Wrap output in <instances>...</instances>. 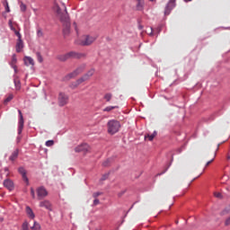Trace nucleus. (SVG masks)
Instances as JSON below:
<instances>
[{"instance_id":"f257e3e1","label":"nucleus","mask_w":230,"mask_h":230,"mask_svg":"<svg viewBox=\"0 0 230 230\" xmlns=\"http://www.w3.org/2000/svg\"><path fill=\"white\" fill-rule=\"evenodd\" d=\"M54 10L60 21L63 23V35L67 36L71 31V18H69V13H67V7L66 4H62V5L55 4Z\"/></svg>"},{"instance_id":"f03ea898","label":"nucleus","mask_w":230,"mask_h":230,"mask_svg":"<svg viewBox=\"0 0 230 230\" xmlns=\"http://www.w3.org/2000/svg\"><path fill=\"white\" fill-rule=\"evenodd\" d=\"M80 58H85V54L78 53L76 51H70L66 54L58 56V60H59L60 62H66V60L71 59L80 60Z\"/></svg>"},{"instance_id":"7ed1b4c3","label":"nucleus","mask_w":230,"mask_h":230,"mask_svg":"<svg viewBox=\"0 0 230 230\" xmlns=\"http://www.w3.org/2000/svg\"><path fill=\"white\" fill-rule=\"evenodd\" d=\"M108 127V134L114 136V134L119 132V128H121V124L119 121L111 119L107 123Z\"/></svg>"},{"instance_id":"20e7f679","label":"nucleus","mask_w":230,"mask_h":230,"mask_svg":"<svg viewBox=\"0 0 230 230\" xmlns=\"http://www.w3.org/2000/svg\"><path fill=\"white\" fill-rule=\"evenodd\" d=\"M85 64L80 65L75 70H74L72 73L68 74L66 76H65V80H71V78H75L78 76L81 73H84V70L85 69Z\"/></svg>"},{"instance_id":"39448f33","label":"nucleus","mask_w":230,"mask_h":230,"mask_svg":"<svg viewBox=\"0 0 230 230\" xmlns=\"http://www.w3.org/2000/svg\"><path fill=\"white\" fill-rule=\"evenodd\" d=\"M69 103V96L65 93H59L58 96V104L59 107H65Z\"/></svg>"},{"instance_id":"423d86ee","label":"nucleus","mask_w":230,"mask_h":230,"mask_svg":"<svg viewBox=\"0 0 230 230\" xmlns=\"http://www.w3.org/2000/svg\"><path fill=\"white\" fill-rule=\"evenodd\" d=\"M75 152L76 154H89V152H91V146H89L87 144H81L75 147Z\"/></svg>"},{"instance_id":"0eeeda50","label":"nucleus","mask_w":230,"mask_h":230,"mask_svg":"<svg viewBox=\"0 0 230 230\" xmlns=\"http://www.w3.org/2000/svg\"><path fill=\"white\" fill-rule=\"evenodd\" d=\"M19 121H18V134L21 136L22 134V128H24V118L22 117V111L18 110Z\"/></svg>"},{"instance_id":"6e6552de","label":"nucleus","mask_w":230,"mask_h":230,"mask_svg":"<svg viewBox=\"0 0 230 230\" xmlns=\"http://www.w3.org/2000/svg\"><path fill=\"white\" fill-rule=\"evenodd\" d=\"M37 197L38 200H42V199H46L48 197V190L44 186L39 187L37 189Z\"/></svg>"},{"instance_id":"1a4fd4ad","label":"nucleus","mask_w":230,"mask_h":230,"mask_svg":"<svg viewBox=\"0 0 230 230\" xmlns=\"http://www.w3.org/2000/svg\"><path fill=\"white\" fill-rule=\"evenodd\" d=\"M18 172L20 173V175H22V181H24V182H26V185L29 186L30 185V180L28 179L27 176V172L26 169H24V167L21 166L18 168Z\"/></svg>"},{"instance_id":"9d476101","label":"nucleus","mask_w":230,"mask_h":230,"mask_svg":"<svg viewBox=\"0 0 230 230\" xmlns=\"http://www.w3.org/2000/svg\"><path fill=\"white\" fill-rule=\"evenodd\" d=\"M173 8H175V0H169L168 4L165 6V15H170V12H172Z\"/></svg>"},{"instance_id":"9b49d317","label":"nucleus","mask_w":230,"mask_h":230,"mask_svg":"<svg viewBox=\"0 0 230 230\" xmlns=\"http://www.w3.org/2000/svg\"><path fill=\"white\" fill-rule=\"evenodd\" d=\"M4 187L9 190V191H13V188H15V185L13 184V181L11 179H5L3 182Z\"/></svg>"},{"instance_id":"f8f14e48","label":"nucleus","mask_w":230,"mask_h":230,"mask_svg":"<svg viewBox=\"0 0 230 230\" xmlns=\"http://www.w3.org/2000/svg\"><path fill=\"white\" fill-rule=\"evenodd\" d=\"M94 40H96V38L93 36H85L84 40H82L81 44L82 46H91V44H93Z\"/></svg>"},{"instance_id":"ddd939ff","label":"nucleus","mask_w":230,"mask_h":230,"mask_svg":"<svg viewBox=\"0 0 230 230\" xmlns=\"http://www.w3.org/2000/svg\"><path fill=\"white\" fill-rule=\"evenodd\" d=\"M15 49H16V53H21V51L24 49V41H22V39L17 40Z\"/></svg>"},{"instance_id":"4468645a","label":"nucleus","mask_w":230,"mask_h":230,"mask_svg":"<svg viewBox=\"0 0 230 230\" xmlns=\"http://www.w3.org/2000/svg\"><path fill=\"white\" fill-rule=\"evenodd\" d=\"M40 208H45V209H48L49 211H53V208H51V202L49 200H43L40 203Z\"/></svg>"},{"instance_id":"2eb2a0df","label":"nucleus","mask_w":230,"mask_h":230,"mask_svg":"<svg viewBox=\"0 0 230 230\" xmlns=\"http://www.w3.org/2000/svg\"><path fill=\"white\" fill-rule=\"evenodd\" d=\"M162 29H163L162 26H158L155 29L150 28V32H149L150 37H153V35H159L161 33Z\"/></svg>"},{"instance_id":"dca6fc26","label":"nucleus","mask_w":230,"mask_h":230,"mask_svg":"<svg viewBox=\"0 0 230 230\" xmlns=\"http://www.w3.org/2000/svg\"><path fill=\"white\" fill-rule=\"evenodd\" d=\"M136 1H137V4H136L137 10H138L139 12L143 11L145 8V0H136Z\"/></svg>"},{"instance_id":"f3484780","label":"nucleus","mask_w":230,"mask_h":230,"mask_svg":"<svg viewBox=\"0 0 230 230\" xmlns=\"http://www.w3.org/2000/svg\"><path fill=\"white\" fill-rule=\"evenodd\" d=\"M25 66H35V61H33V58L31 57H25L23 58Z\"/></svg>"},{"instance_id":"a211bd4d","label":"nucleus","mask_w":230,"mask_h":230,"mask_svg":"<svg viewBox=\"0 0 230 230\" xmlns=\"http://www.w3.org/2000/svg\"><path fill=\"white\" fill-rule=\"evenodd\" d=\"M15 64H17V57L15 56V54H13L11 61V67H13V69H14V72L17 73V66Z\"/></svg>"},{"instance_id":"6ab92c4d","label":"nucleus","mask_w":230,"mask_h":230,"mask_svg":"<svg viewBox=\"0 0 230 230\" xmlns=\"http://www.w3.org/2000/svg\"><path fill=\"white\" fill-rule=\"evenodd\" d=\"M19 157V149L14 150L9 157V161H15Z\"/></svg>"},{"instance_id":"aec40b11","label":"nucleus","mask_w":230,"mask_h":230,"mask_svg":"<svg viewBox=\"0 0 230 230\" xmlns=\"http://www.w3.org/2000/svg\"><path fill=\"white\" fill-rule=\"evenodd\" d=\"M26 213L30 218L33 220L35 218V213H33V210L30 207H26Z\"/></svg>"},{"instance_id":"412c9836","label":"nucleus","mask_w":230,"mask_h":230,"mask_svg":"<svg viewBox=\"0 0 230 230\" xmlns=\"http://www.w3.org/2000/svg\"><path fill=\"white\" fill-rule=\"evenodd\" d=\"M155 136H157V131H154L151 135L150 134L145 135V139L148 138L149 141H154V137H155Z\"/></svg>"},{"instance_id":"4be33fe9","label":"nucleus","mask_w":230,"mask_h":230,"mask_svg":"<svg viewBox=\"0 0 230 230\" xmlns=\"http://www.w3.org/2000/svg\"><path fill=\"white\" fill-rule=\"evenodd\" d=\"M114 109H119L118 106H108L103 109V112H111V111H114Z\"/></svg>"},{"instance_id":"5701e85b","label":"nucleus","mask_w":230,"mask_h":230,"mask_svg":"<svg viewBox=\"0 0 230 230\" xmlns=\"http://www.w3.org/2000/svg\"><path fill=\"white\" fill-rule=\"evenodd\" d=\"M93 75H94V69H91L89 70L84 76L86 77V80H89V78H91V76H93Z\"/></svg>"},{"instance_id":"b1692460","label":"nucleus","mask_w":230,"mask_h":230,"mask_svg":"<svg viewBox=\"0 0 230 230\" xmlns=\"http://www.w3.org/2000/svg\"><path fill=\"white\" fill-rule=\"evenodd\" d=\"M13 100V94H9L7 98L4 99V103L6 105L9 103V102H12Z\"/></svg>"},{"instance_id":"393cba45","label":"nucleus","mask_w":230,"mask_h":230,"mask_svg":"<svg viewBox=\"0 0 230 230\" xmlns=\"http://www.w3.org/2000/svg\"><path fill=\"white\" fill-rule=\"evenodd\" d=\"M31 230H40V224L37 221H34V225L31 227Z\"/></svg>"},{"instance_id":"a878e982","label":"nucleus","mask_w":230,"mask_h":230,"mask_svg":"<svg viewBox=\"0 0 230 230\" xmlns=\"http://www.w3.org/2000/svg\"><path fill=\"white\" fill-rule=\"evenodd\" d=\"M112 163V159L111 158H109L107 160H105L103 163H102V166L104 167H107V166H111V164Z\"/></svg>"},{"instance_id":"bb28decb","label":"nucleus","mask_w":230,"mask_h":230,"mask_svg":"<svg viewBox=\"0 0 230 230\" xmlns=\"http://www.w3.org/2000/svg\"><path fill=\"white\" fill-rule=\"evenodd\" d=\"M36 56H37V58H38V62L42 64V62H44V58H42V55L40 54V52H36Z\"/></svg>"},{"instance_id":"cd10ccee","label":"nucleus","mask_w":230,"mask_h":230,"mask_svg":"<svg viewBox=\"0 0 230 230\" xmlns=\"http://www.w3.org/2000/svg\"><path fill=\"white\" fill-rule=\"evenodd\" d=\"M4 6L5 8L6 13H10V5H8V1H6V0L4 1Z\"/></svg>"},{"instance_id":"c85d7f7f","label":"nucleus","mask_w":230,"mask_h":230,"mask_svg":"<svg viewBox=\"0 0 230 230\" xmlns=\"http://www.w3.org/2000/svg\"><path fill=\"white\" fill-rule=\"evenodd\" d=\"M104 100H105L106 102H111V100H112V93H106V94L104 95Z\"/></svg>"},{"instance_id":"c756f323","label":"nucleus","mask_w":230,"mask_h":230,"mask_svg":"<svg viewBox=\"0 0 230 230\" xmlns=\"http://www.w3.org/2000/svg\"><path fill=\"white\" fill-rule=\"evenodd\" d=\"M22 230H30L28 221L23 222L22 225Z\"/></svg>"},{"instance_id":"7c9ffc66","label":"nucleus","mask_w":230,"mask_h":230,"mask_svg":"<svg viewBox=\"0 0 230 230\" xmlns=\"http://www.w3.org/2000/svg\"><path fill=\"white\" fill-rule=\"evenodd\" d=\"M14 85L16 87L17 90L21 89V81L20 80H17V79H14Z\"/></svg>"},{"instance_id":"2f4dec72","label":"nucleus","mask_w":230,"mask_h":230,"mask_svg":"<svg viewBox=\"0 0 230 230\" xmlns=\"http://www.w3.org/2000/svg\"><path fill=\"white\" fill-rule=\"evenodd\" d=\"M85 80H87V79H86V77L84 75L83 77H81V78H79V79L77 80V84L80 85V84L85 82Z\"/></svg>"},{"instance_id":"473e14b6","label":"nucleus","mask_w":230,"mask_h":230,"mask_svg":"<svg viewBox=\"0 0 230 230\" xmlns=\"http://www.w3.org/2000/svg\"><path fill=\"white\" fill-rule=\"evenodd\" d=\"M109 175H111L110 172L103 174L101 178V181H107V179H109Z\"/></svg>"},{"instance_id":"72a5a7b5","label":"nucleus","mask_w":230,"mask_h":230,"mask_svg":"<svg viewBox=\"0 0 230 230\" xmlns=\"http://www.w3.org/2000/svg\"><path fill=\"white\" fill-rule=\"evenodd\" d=\"M55 145V141L53 140H48L46 142V146H53Z\"/></svg>"},{"instance_id":"f704fd0d","label":"nucleus","mask_w":230,"mask_h":230,"mask_svg":"<svg viewBox=\"0 0 230 230\" xmlns=\"http://www.w3.org/2000/svg\"><path fill=\"white\" fill-rule=\"evenodd\" d=\"M172 164H170L162 172H159L157 175H164V173H166L168 172V168H170Z\"/></svg>"},{"instance_id":"c9c22d12","label":"nucleus","mask_w":230,"mask_h":230,"mask_svg":"<svg viewBox=\"0 0 230 230\" xmlns=\"http://www.w3.org/2000/svg\"><path fill=\"white\" fill-rule=\"evenodd\" d=\"M14 34L16 35V37H18V40L22 39V35H21V32H19L18 31H14Z\"/></svg>"},{"instance_id":"e433bc0d","label":"nucleus","mask_w":230,"mask_h":230,"mask_svg":"<svg viewBox=\"0 0 230 230\" xmlns=\"http://www.w3.org/2000/svg\"><path fill=\"white\" fill-rule=\"evenodd\" d=\"M43 35H44V33L42 32V30L39 29V30L37 31V36H38V37H43Z\"/></svg>"},{"instance_id":"4c0bfd02","label":"nucleus","mask_w":230,"mask_h":230,"mask_svg":"<svg viewBox=\"0 0 230 230\" xmlns=\"http://www.w3.org/2000/svg\"><path fill=\"white\" fill-rule=\"evenodd\" d=\"M98 204H100V199L95 198V199L93 200V207L94 208V206H98Z\"/></svg>"},{"instance_id":"58836bf2","label":"nucleus","mask_w":230,"mask_h":230,"mask_svg":"<svg viewBox=\"0 0 230 230\" xmlns=\"http://www.w3.org/2000/svg\"><path fill=\"white\" fill-rule=\"evenodd\" d=\"M100 195H102V192H94L93 194V199H98V197H100Z\"/></svg>"},{"instance_id":"ea45409f","label":"nucleus","mask_w":230,"mask_h":230,"mask_svg":"<svg viewBox=\"0 0 230 230\" xmlns=\"http://www.w3.org/2000/svg\"><path fill=\"white\" fill-rule=\"evenodd\" d=\"M214 195L217 197V199H222V193L220 192H215Z\"/></svg>"},{"instance_id":"a19ab883","label":"nucleus","mask_w":230,"mask_h":230,"mask_svg":"<svg viewBox=\"0 0 230 230\" xmlns=\"http://www.w3.org/2000/svg\"><path fill=\"white\" fill-rule=\"evenodd\" d=\"M20 8H21V10L22 11V12H24L25 10H26V4H21V5H20Z\"/></svg>"},{"instance_id":"79ce46f5","label":"nucleus","mask_w":230,"mask_h":230,"mask_svg":"<svg viewBox=\"0 0 230 230\" xmlns=\"http://www.w3.org/2000/svg\"><path fill=\"white\" fill-rule=\"evenodd\" d=\"M31 195L32 199H35V190H33V188H31Z\"/></svg>"},{"instance_id":"37998d69","label":"nucleus","mask_w":230,"mask_h":230,"mask_svg":"<svg viewBox=\"0 0 230 230\" xmlns=\"http://www.w3.org/2000/svg\"><path fill=\"white\" fill-rule=\"evenodd\" d=\"M213 161H215V159H212V160L208 161V162L206 164V166H209V165L213 163Z\"/></svg>"},{"instance_id":"c03bdc74","label":"nucleus","mask_w":230,"mask_h":230,"mask_svg":"<svg viewBox=\"0 0 230 230\" xmlns=\"http://www.w3.org/2000/svg\"><path fill=\"white\" fill-rule=\"evenodd\" d=\"M11 30H12V31H14V33H15V31H17V30H15V27H13L12 25H11Z\"/></svg>"},{"instance_id":"a18cd8bd","label":"nucleus","mask_w":230,"mask_h":230,"mask_svg":"<svg viewBox=\"0 0 230 230\" xmlns=\"http://www.w3.org/2000/svg\"><path fill=\"white\" fill-rule=\"evenodd\" d=\"M74 26H75V31H78V28L76 27V22H74Z\"/></svg>"},{"instance_id":"49530a36","label":"nucleus","mask_w":230,"mask_h":230,"mask_svg":"<svg viewBox=\"0 0 230 230\" xmlns=\"http://www.w3.org/2000/svg\"><path fill=\"white\" fill-rule=\"evenodd\" d=\"M4 172H9L8 167H4Z\"/></svg>"},{"instance_id":"de8ad7c7","label":"nucleus","mask_w":230,"mask_h":230,"mask_svg":"<svg viewBox=\"0 0 230 230\" xmlns=\"http://www.w3.org/2000/svg\"><path fill=\"white\" fill-rule=\"evenodd\" d=\"M191 0H184L185 3H190Z\"/></svg>"},{"instance_id":"09e8293b","label":"nucleus","mask_w":230,"mask_h":230,"mask_svg":"<svg viewBox=\"0 0 230 230\" xmlns=\"http://www.w3.org/2000/svg\"><path fill=\"white\" fill-rule=\"evenodd\" d=\"M118 197H123V194H118Z\"/></svg>"},{"instance_id":"8fccbe9b","label":"nucleus","mask_w":230,"mask_h":230,"mask_svg":"<svg viewBox=\"0 0 230 230\" xmlns=\"http://www.w3.org/2000/svg\"><path fill=\"white\" fill-rule=\"evenodd\" d=\"M6 177H10V173H7V174H6Z\"/></svg>"},{"instance_id":"3c124183","label":"nucleus","mask_w":230,"mask_h":230,"mask_svg":"<svg viewBox=\"0 0 230 230\" xmlns=\"http://www.w3.org/2000/svg\"><path fill=\"white\" fill-rule=\"evenodd\" d=\"M149 1L154 2V1H155V0H149Z\"/></svg>"},{"instance_id":"603ef678","label":"nucleus","mask_w":230,"mask_h":230,"mask_svg":"<svg viewBox=\"0 0 230 230\" xmlns=\"http://www.w3.org/2000/svg\"><path fill=\"white\" fill-rule=\"evenodd\" d=\"M172 161H173V156H172Z\"/></svg>"},{"instance_id":"864d4df0","label":"nucleus","mask_w":230,"mask_h":230,"mask_svg":"<svg viewBox=\"0 0 230 230\" xmlns=\"http://www.w3.org/2000/svg\"><path fill=\"white\" fill-rule=\"evenodd\" d=\"M228 159H230V156H228Z\"/></svg>"},{"instance_id":"5fc2aeb1","label":"nucleus","mask_w":230,"mask_h":230,"mask_svg":"<svg viewBox=\"0 0 230 230\" xmlns=\"http://www.w3.org/2000/svg\"><path fill=\"white\" fill-rule=\"evenodd\" d=\"M95 230H100V229H95Z\"/></svg>"}]
</instances>
